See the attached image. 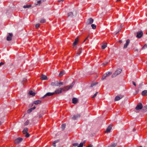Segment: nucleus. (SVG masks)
<instances>
[{"mask_svg":"<svg viewBox=\"0 0 147 147\" xmlns=\"http://www.w3.org/2000/svg\"><path fill=\"white\" fill-rule=\"evenodd\" d=\"M143 35V33L142 31H138L137 32L136 37L138 38H140Z\"/></svg>","mask_w":147,"mask_h":147,"instance_id":"7ed1b4c3","label":"nucleus"},{"mask_svg":"<svg viewBox=\"0 0 147 147\" xmlns=\"http://www.w3.org/2000/svg\"><path fill=\"white\" fill-rule=\"evenodd\" d=\"M29 94L30 95H32L33 96H34L35 95V93L33 92L32 90H30L29 92Z\"/></svg>","mask_w":147,"mask_h":147,"instance_id":"412c9836","label":"nucleus"},{"mask_svg":"<svg viewBox=\"0 0 147 147\" xmlns=\"http://www.w3.org/2000/svg\"><path fill=\"white\" fill-rule=\"evenodd\" d=\"M65 127V124H62L61 126V128L63 130Z\"/></svg>","mask_w":147,"mask_h":147,"instance_id":"7c9ffc66","label":"nucleus"},{"mask_svg":"<svg viewBox=\"0 0 147 147\" xmlns=\"http://www.w3.org/2000/svg\"><path fill=\"white\" fill-rule=\"evenodd\" d=\"M142 94L143 96H145L147 95V90H145L142 92Z\"/></svg>","mask_w":147,"mask_h":147,"instance_id":"f3484780","label":"nucleus"},{"mask_svg":"<svg viewBox=\"0 0 147 147\" xmlns=\"http://www.w3.org/2000/svg\"><path fill=\"white\" fill-rule=\"evenodd\" d=\"M59 140H57L53 142H54V144H56V143L59 142Z\"/></svg>","mask_w":147,"mask_h":147,"instance_id":"a18cd8bd","label":"nucleus"},{"mask_svg":"<svg viewBox=\"0 0 147 147\" xmlns=\"http://www.w3.org/2000/svg\"><path fill=\"white\" fill-rule=\"evenodd\" d=\"M74 16L72 12H71L68 13V17L73 18Z\"/></svg>","mask_w":147,"mask_h":147,"instance_id":"dca6fc26","label":"nucleus"},{"mask_svg":"<svg viewBox=\"0 0 147 147\" xmlns=\"http://www.w3.org/2000/svg\"><path fill=\"white\" fill-rule=\"evenodd\" d=\"M83 145V143H81L78 145L77 147H82Z\"/></svg>","mask_w":147,"mask_h":147,"instance_id":"72a5a7b5","label":"nucleus"},{"mask_svg":"<svg viewBox=\"0 0 147 147\" xmlns=\"http://www.w3.org/2000/svg\"><path fill=\"white\" fill-rule=\"evenodd\" d=\"M63 90H64V89H63L62 88H59L56 90L53 93H55L54 94L60 93Z\"/></svg>","mask_w":147,"mask_h":147,"instance_id":"20e7f679","label":"nucleus"},{"mask_svg":"<svg viewBox=\"0 0 147 147\" xmlns=\"http://www.w3.org/2000/svg\"><path fill=\"white\" fill-rule=\"evenodd\" d=\"M93 19L92 18H90L87 20L86 24L87 25H90L91 24L93 23Z\"/></svg>","mask_w":147,"mask_h":147,"instance_id":"39448f33","label":"nucleus"},{"mask_svg":"<svg viewBox=\"0 0 147 147\" xmlns=\"http://www.w3.org/2000/svg\"><path fill=\"white\" fill-rule=\"evenodd\" d=\"M130 40L129 39H127L126 41V43L124 45L123 47L124 49H125L127 47L129 43Z\"/></svg>","mask_w":147,"mask_h":147,"instance_id":"9d476101","label":"nucleus"},{"mask_svg":"<svg viewBox=\"0 0 147 147\" xmlns=\"http://www.w3.org/2000/svg\"><path fill=\"white\" fill-rule=\"evenodd\" d=\"M31 6V5H26L23 6V8H28L30 7Z\"/></svg>","mask_w":147,"mask_h":147,"instance_id":"b1692460","label":"nucleus"},{"mask_svg":"<svg viewBox=\"0 0 147 147\" xmlns=\"http://www.w3.org/2000/svg\"><path fill=\"white\" fill-rule=\"evenodd\" d=\"M147 48V45L146 44L145 45L142 47V49H144Z\"/></svg>","mask_w":147,"mask_h":147,"instance_id":"473e14b6","label":"nucleus"},{"mask_svg":"<svg viewBox=\"0 0 147 147\" xmlns=\"http://www.w3.org/2000/svg\"><path fill=\"white\" fill-rule=\"evenodd\" d=\"M122 98V96H116L115 99V101L119 100Z\"/></svg>","mask_w":147,"mask_h":147,"instance_id":"4468645a","label":"nucleus"},{"mask_svg":"<svg viewBox=\"0 0 147 147\" xmlns=\"http://www.w3.org/2000/svg\"><path fill=\"white\" fill-rule=\"evenodd\" d=\"M78 102V99L75 98H74L72 99V102L73 103L76 104Z\"/></svg>","mask_w":147,"mask_h":147,"instance_id":"2eb2a0df","label":"nucleus"},{"mask_svg":"<svg viewBox=\"0 0 147 147\" xmlns=\"http://www.w3.org/2000/svg\"><path fill=\"white\" fill-rule=\"evenodd\" d=\"M46 0H38V1H37V4H40L41 3L45 1Z\"/></svg>","mask_w":147,"mask_h":147,"instance_id":"393cba45","label":"nucleus"},{"mask_svg":"<svg viewBox=\"0 0 147 147\" xmlns=\"http://www.w3.org/2000/svg\"><path fill=\"white\" fill-rule=\"evenodd\" d=\"M138 51H139L138 49H136L134 51H137V52Z\"/></svg>","mask_w":147,"mask_h":147,"instance_id":"5fc2aeb1","label":"nucleus"},{"mask_svg":"<svg viewBox=\"0 0 147 147\" xmlns=\"http://www.w3.org/2000/svg\"><path fill=\"white\" fill-rule=\"evenodd\" d=\"M29 121L28 120L26 121L24 123V125H27L29 124Z\"/></svg>","mask_w":147,"mask_h":147,"instance_id":"c9c22d12","label":"nucleus"},{"mask_svg":"<svg viewBox=\"0 0 147 147\" xmlns=\"http://www.w3.org/2000/svg\"><path fill=\"white\" fill-rule=\"evenodd\" d=\"M41 103V101L40 100H35L34 102V103L35 105L40 104Z\"/></svg>","mask_w":147,"mask_h":147,"instance_id":"a211bd4d","label":"nucleus"},{"mask_svg":"<svg viewBox=\"0 0 147 147\" xmlns=\"http://www.w3.org/2000/svg\"><path fill=\"white\" fill-rule=\"evenodd\" d=\"M107 47V44H106L103 45L102 46V49H105Z\"/></svg>","mask_w":147,"mask_h":147,"instance_id":"cd10ccee","label":"nucleus"},{"mask_svg":"<svg viewBox=\"0 0 147 147\" xmlns=\"http://www.w3.org/2000/svg\"><path fill=\"white\" fill-rule=\"evenodd\" d=\"M81 53V50H79V51L77 52V53H76V56H78Z\"/></svg>","mask_w":147,"mask_h":147,"instance_id":"f704fd0d","label":"nucleus"},{"mask_svg":"<svg viewBox=\"0 0 147 147\" xmlns=\"http://www.w3.org/2000/svg\"><path fill=\"white\" fill-rule=\"evenodd\" d=\"M132 83L134 86H136V84L134 82H132Z\"/></svg>","mask_w":147,"mask_h":147,"instance_id":"09e8293b","label":"nucleus"},{"mask_svg":"<svg viewBox=\"0 0 147 147\" xmlns=\"http://www.w3.org/2000/svg\"><path fill=\"white\" fill-rule=\"evenodd\" d=\"M46 22L45 20L44 19H42L40 21V22L41 23H43L45 22Z\"/></svg>","mask_w":147,"mask_h":147,"instance_id":"2f4dec72","label":"nucleus"},{"mask_svg":"<svg viewBox=\"0 0 147 147\" xmlns=\"http://www.w3.org/2000/svg\"><path fill=\"white\" fill-rule=\"evenodd\" d=\"M91 26L92 28L94 29H95L96 28V26L94 24H92Z\"/></svg>","mask_w":147,"mask_h":147,"instance_id":"c85d7f7f","label":"nucleus"},{"mask_svg":"<svg viewBox=\"0 0 147 147\" xmlns=\"http://www.w3.org/2000/svg\"><path fill=\"white\" fill-rule=\"evenodd\" d=\"M143 108L142 105L141 103H139L136 107V109L137 110L141 109Z\"/></svg>","mask_w":147,"mask_h":147,"instance_id":"423d86ee","label":"nucleus"},{"mask_svg":"<svg viewBox=\"0 0 147 147\" xmlns=\"http://www.w3.org/2000/svg\"><path fill=\"white\" fill-rule=\"evenodd\" d=\"M26 78H25L24 79V80H23V81H26Z\"/></svg>","mask_w":147,"mask_h":147,"instance_id":"052dcab7","label":"nucleus"},{"mask_svg":"<svg viewBox=\"0 0 147 147\" xmlns=\"http://www.w3.org/2000/svg\"><path fill=\"white\" fill-rule=\"evenodd\" d=\"M89 37V36H88L83 41V42H84Z\"/></svg>","mask_w":147,"mask_h":147,"instance_id":"49530a36","label":"nucleus"},{"mask_svg":"<svg viewBox=\"0 0 147 147\" xmlns=\"http://www.w3.org/2000/svg\"><path fill=\"white\" fill-rule=\"evenodd\" d=\"M55 93L53 92H48L45 95L42 97V98H44L47 96H50L53 95Z\"/></svg>","mask_w":147,"mask_h":147,"instance_id":"0eeeda50","label":"nucleus"},{"mask_svg":"<svg viewBox=\"0 0 147 147\" xmlns=\"http://www.w3.org/2000/svg\"><path fill=\"white\" fill-rule=\"evenodd\" d=\"M133 131H136V129H135L134 128L133 129Z\"/></svg>","mask_w":147,"mask_h":147,"instance_id":"13d9d810","label":"nucleus"},{"mask_svg":"<svg viewBox=\"0 0 147 147\" xmlns=\"http://www.w3.org/2000/svg\"><path fill=\"white\" fill-rule=\"evenodd\" d=\"M73 145L74 146L76 147L78 146V144L77 143H74L73 144Z\"/></svg>","mask_w":147,"mask_h":147,"instance_id":"37998d69","label":"nucleus"},{"mask_svg":"<svg viewBox=\"0 0 147 147\" xmlns=\"http://www.w3.org/2000/svg\"><path fill=\"white\" fill-rule=\"evenodd\" d=\"M112 128V126L111 125H110L107 128L106 131H105V133H109L110 131Z\"/></svg>","mask_w":147,"mask_h":147,"instance_id":"9b49d317","label":"nucleus"},{"mask_svg":"<svg viewBox=\"0 0 147 147\" xmlns=\"http://www.w3.org/2000/svg\"><path fill=\"white\" fill-rule=\"evenodd\" d=\"M53 146H54V147H56V145H55V144H54V142H53Z\"/></svg>","mask_w":147,"mask_h":147,"instance_id":"4d7b16f0","label":"nucleus"},{"mask_svg":"<svg viewBox=\"0 0 147 147\" xmlns=\"http://www.w3.org/2000/svg\"><path fill=\"white\" fill-rule=\"evenodd\" d=\"M97 84V83H96L92 84L91 85L90 87H93L94 86V85H96Z\"/></svg>","mask_w":147,"mask_h":147,"instance_id":"58836bf2","label":"nucleus"},{"mask_svg":"<svg viewBox=\"0 0 147 147\" xmlns=\"http://www.w3.org/2000/svg\"><path fill=\"white\" fill-rule=\"evenodd\" d=\"M22 140V138H19L15 140V142L17 144H19L20 143Z\"/></svg>","mask_w":147,"mask_h":147,"instance_id":"6e6552de","label":"nucleus"},{"mask_svg":"<svg viewBox=\"0 0 147 147\" xmlns=\"http://www.w3.org/2000/svg\"><path fill=\"white\" fill-rule=\"evenodd\" d=\"M3 65V63L2 62L0 63V66Z\"/></svg>","mask_w":147,"mask_h":147,"instance_id":"603ef678","label":"nucleus"},{"mask_svg":"<svg viewBox=\"0 0 147 147\" xmlns=\"http://www.w3.org/2000/svg\"><path fill=\"white\" fill-rule=\"evenodd\" d=\"M119 32H118L116 34H117V33H119Z\"/></svg>","mask_w":147,"mask_h":147,"instance_id":"338daca9","label":"nucleus"},{"mask_svg":"<svg viewBox=\"0 0 147 147\" xmlns=\"http://www.w3.org/2000/svg\"><path fill=\"white\" fill-rule=\"evenodd\" d=\"M122 71V69L120 68L117 69L114 73L112 75V77L114 78L117 75L119 74Z\"/></svg>","mask_w":147,"mask_h":147,"instance_id":"f03ea898","label":"nucleus"},{"mask_svg":"<svg viewBox=\"0 0 147 147\" xmlns=\"http://www.w3.org/2000/svg\"><path fill=\"white\" fill-rule=\"evenodd\" d=\"M142 84H139V88H140L141 87H142Z\"/></svg>","mask_w":147,"mask_h":147,"instance_id":"de8ad7c7","label":"nucleus"},{"mask_svg":"<svg viewBox=\"0 0 147 147\" xmlns=\"http://www.w3.org/2000/svg\"><path fill=\"white\" fill-rule=\"evenodd\" d=\"M13 34L12 33H9V35H8L7 38V40L8 41H11V38Z\"/></svg>","mask_w":147,"mask_h":147,"instance_id":"1a4fd4ad","label":"nucleus"},{"mask_svg":"<svg viewBox=\"0 0 147 147\" xmlns=\"http://www.w3.org/2000/svg\"><path fill=\"white\" fill-rule=\"evenodd\" d=\"M78 38H77L75 39V40L73 43V45L74 46H75L77 44L78 41Z\"/></svg>","mask_w":147,"mask_h":147,"instance_id":"6ab92c4d","label":"nucleus"},{"mask_svg":"<svg viewBox=\"0 0 147 147\" xmlns=\"http://www.w3.org/2000/svg\"><path fill=\"white\" fill-rule=\"evenodd\" d=\"M106 78V77H105V75L104 74L102 76V80H104Z\"/></svg>","mask_w":147,"mask_h":147,"instance_id":"a19ab883","label":"nucleus"},{"mask_svg":"<svg viewBox=\"0 0 147 147\" xmlns=\"http://www.w3.org/2000/svg\"><path fill=\"white\" fill-rule=\"evenodd\" d=\"M28 129L27 128H25L23 130V133L24 134H25L26 133H28Z\"/></svg>","mask_w":147,"mask_h":147,"instance_id":"aec40b11","label":"nucleus"},{"mask_svg":"<svg viewBox=\"0 0 147 147\" xmlns=\"http://www.w3.org/2000/svg\"><path fill=\"white\" fill-rule=\"evenodd\" d=\"M64 0H58V2H61L63 1Z\"/></svg>","mask_w":147,"mask_h":147,"instance_id":"8fccbe9b","label":"nucleus"},{"mask_svg":"<svg viewBox=\"0 0 147 147\" xmlns=\"http://www.w3.org/2000/svg\"><path fill=\"white\" fill-rule=\"evenodd\" d=\"M119 43H121L122 42V40H120L119 41Z\"/></svg>","mask_w":147,"mask_h":147,"instance_id":"6e6d98bb","label":"nucleus"},{"mask_svg":"<svg viewBox=\"0 0 147 147\" xmlns=\"http://www.w3.org/2000/svg\"><path fill=\"white\" fill-rule=\"evenodd\" d=\"M98 93V92H96L92 96V98H95L97 95V94Z\"/></svg>","mask_w":147,"mask_h":147,"instance_id":"79ce46f5","label":"nucleus"},{"mask_svg":"<svg viewBox=\"0 0 147 147\" xmlns=\"http://www.w3.org/2000/svg\"><path fill=\"white\" fill-rule=\"evenodd\" d=\"M65 72L64 71H61L59 74V77H61L62 76H63V75L64 74Z\"/></svg>","mask_w":147,"mask_h":147,"instance_id":"5701e85b","label":"nucleus"},{"mask_svg":"<svg viewBox=\"0 0 147 147\" xmlns=\"http://www.w3.org/2000/svg\"><path fill=\"white\" fill-rule=\"evenodd\" d=\"M30 136L29 134L27 133H26V134L25 136L27 138L28 137Z\"/></svg>","mask_w":147,"mask_h":147,"instance_id":"c03bdc74","label":"nucleus"},{"mask_svg":"<svg viewBox=\"0 0 147 147\" xmlns=\"http://www.w3.org/2000/svg\"><path fill=\"white\" fill-rule=\"evenodd\" d=\"M104 75H105V76L106 77V78L108 77L106 74H104Z\"/></svg>","mask_w":147,"mask_h":147,"instance_id":"680f3d73","label":"nucleus"},{"mask_svg":"<svg viewBox=\"0 0 147 147\" xmlns=\"http://www.w3.org/2000/svg\"><path fill=\"white\" fill-rule=\"evenodd\" d=\"M1 122L0 121V126L1 125Z\"/></svg>","mask_w":147,"mask_h":147,"instance_id":"0e129e2a","label":"nucleus"},{"mask_svg":"<svg viewBox=\"0 0 147 147\" xmlns=\"http://www.w3.org/2000/svg\"><path fill=\"white\" fill-rule=\"evenodd\" d=\"M32 110L31 108L29 109L27 111V112L28 113H30L32 111Z\"/></svg>","mask_w":147,"mask_h":147,"instance_id":"e433bc0d","label":"nucleus"},{"mask_svg":"<svg viewBox=\"0 0 147 147\" xmlns=\"http://www.w3.org/2000/svg\"><path fill=\"white\" fill-rule=\"evenodd\" d=\"M106 74L107 76L108 77L112 74V73L111 72H107L106 73Z\"/></svg>","mask_w":147,"mask_h":147,"instance_id":"bb28decb","label":"nucleus"},{"mask_svg":"<svg viewBox=\"0 0 147 147\" xmlns=\"http://www.w3.org/2000/svg\"><path fill=\"white\" fill-rule=\"evenodd\" d=\"M51 85L52 86H59V87H60V86L59 85H58L57 83V84H56L55 82H52L51 83Z\"/></svg>","mask_w":147,"mask_h":147,"instance_id":"4be33fe9","label":"nucleus"},{"mask_svg":"<svg viewBox=\"0 0 147 147\" xmlns=\"http://www.w3.org/2000/svg\"><path fill=\"white\" fill-rule=\"evenodd\" d=\"M116 145V143H113L111 144L110 146H108V147H115Z\"/></svg>","mask_w":147,"mask_h":147,"instance_id":"a878e982","label":"nucleus"},{"mask_svg":"<svg viewBox=\"0 0 147 147\" xmlns=\"http://www.w3.org/2000/svg\"><path fill=\"white\" fill-rule=\"evenodd\" d=\"M85 142H86L85 141H84V142L82 143H83V145L84 144H85Z\"/></svg>","mask_w":147,"mask_h":147,"instance_id":"bf43d9fd","label":"nucleus"},{"mask_svg":"<svg viewBox=\"0 0 147 147\" xmlns=\"http://www.w3.org/2000/svg\"><path fill=\"white\" fill-rule=\"evenodd\" d=\"M121 0H117V2L119 1H120Z\"/></svg>","mask_w":147,"mask_h":147,"instance_id":"e2e57ef3","label":"nucleus"},{"mask_svg":"<svg viewBox=\"0 0 147 147\" xmlns=\"http://www.w3.org/2000/svg\"><path fill=\"white\" fill-rule=\"evenodd\" d=\"M75 82H73L70 85H68L67 86H65L63 88V89H64V90L63 91H66L68 90L69 89L72 88L74 84H75Z\"/></svg>","mask_w":147,"mask_h":147,"instance_id":"f257e3e1","label":"nucleus"},{"mask_svg":"<svg viewBox=\"0 0 147 147\" xmlns=\"http://www.w3.org/2000/svg\"><path fill=\"white\" fill-rule=\"evenodd\" d=\"M40 26V24H36L35 27L36 28H38Z\"/></svg>","mask_w":147,"mask_h":147,"instance_id":"4c0bfd02","label":"nucleus"},{"mask_svg":"<svg viewBox=\"0 0 147 147\" xmlns=\"http://www.w3.org/2000/svg\"><path fill=\"white\" fill-rule=\"evenodd\" d=\"M143 110L145 111H147V105L146 106H145L143 108Z\"/></svg>","mask_w":147,"mask_h":147,"instance_id":"c756f323","label":"nucleus"},{"mask_svg":"<svg viewBox=\"0 0 147 147\" xmlns=\"http://www.w3.org/2000/svg\"><path fill=\"white\" fill-rule=\"evenodd\" d=\"M36 108V107H34L32 108H31V109H32V110H34V109H35Z\"/></svg>","mask_w":147,"mask_h":147,"instance_id":"864d4df0","label":"nucleus"},{"mask_svg":"<svg viewBox=\"0 0 147 147\" xmlns=\"http://www.w3.org/2000/svg\"><path fill=\"white\" fill-rule=\"evenodd\" d=\"M58 84V85H59L60 86V85H63V82H59Z\"/></svg>","mask_w":147,"mask_h":147,"instance_id":"ea45409f","label":"nucleus"},{"mask_svg":"<svg viewBox=\"0 0 147 147\" xmlns=\"http://www.w3.org/2000/svg\"><path fill=\"white\" fill-rule=\"evenodd\" d=\"M42 116V115L41 114H40V115H39V118H40Z\"/></svg>","mask_w":147,"mask_h":147,"instance_id":"3c124183","label":"nucleus"},{"mask_svg":"<svg viewBox=\"0 0 147 147\" xmlns=\"http://www.w3.org/2000/svg\"><path fill=\"white\" fill-rule=\"evenodd\" d=\"M106 64H106H105V63H103V65H105Z\"/></svg>","mask_w":147,"mask_h":147,"instance_id":"69168bd1","label":"nucleus"},{"mask_svg":"<svg viewBox=\"0 0 147 147\" xmlns=\"http://www.w3.org/2000/svg\"><path fill=\"white\" fill-rule=\"evenodd\" d=\"M80 117V115L79 114H77L76 115H74L72 118V119L73 120H76L78 118H79Z\"/></svg>","mask_w":147,"mask_h":147,"instance_id":"f8f14e48","label":"nucleus"},{"mask_svg":"<svg viewBox=\"0 0 147 147\" xmlns=\"http://www.w3.org/2000/svg\"><path fill=\"white\" fill-rule=\"evenodd\" d=\"M42 80H46L47 79V78L46 76L44 75H42L41 77Z\"/></svg>","mask_w":147,"mask_h":147,"instance_id":"ddd939ff","label":"nucleus"}]
</instances>
